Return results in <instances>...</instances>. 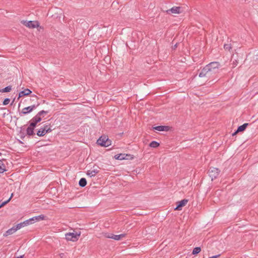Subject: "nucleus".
Wrapping results in <instances>:
<instances>
[{
    "instance_id": "f257e3e1",
    "label": "nucleus",
    "mask_w": 258,
    "mask_h": 258,
    "mask_svg": "<svg viewBox=\"0 0 258 258\" xmlns=\"http://www.w3.org/2000/svg\"><path fill=\"white\" fill-rule=\"evenodd\" d=\"M81 235V232H75L67 233L65 234V238L67 241L76 242L78 240Z\"/></svg>"
},
{
    "instance_id": "f03ea898",
    "label": "nucleus",
    "mask_w": 258,
    "mask_h": 258,
    "mask_svg": "<svg viewBox=\"0 0 258 258\" xmlns=\"http://www.w3.org/2000/svg\"><path fill=\"white\" fill-rule=\"evenodd\" d=\"M21 23L29 29H34L36 28H41L37 21L21 20Z\"/></svg>"
},
{
    "instance_id": "7ed1b4c3",
    "label": "nucleus",
    "mask_w": 258,
    "mask_h": 258,
    "mask_svg": "<svg viewBox=\"0 0 258 258\" xmlns=\"http://www.w3.org/2000/svg\"><path fill=\"white\" fill-rule=\"evenodd\" d=\"M97 144L102 147H108L111 144V141L107 137H101L97 142Z\"/></svg>"
},
{
    "instance_id": "20e7f679",
    "label": "nucleus",
    "mask_w": 258,
    "mask_h": 258,
    "mask_svg": "<svg viewBox=\"0 0 258 258\" xmlns=\"http://www.w3.org/2000/svg\"><path fill=\"white\" fill-rule=\"evenodd\" d=\"M220 170L217 168H211L209 170V175L211 177L212 180L215 179L220 173Z\"/></svg>"
},
{
    "instance_id": "39448f33",
    "label": "nucleus",
    "mask_w": 258,
    "mask_h": 258,
    "mask_svg": "<svg viewBox=\"0 0 258 258\" xmlns=\"http://www.w3.org/2000/svg\"><path fill=\"white\" fill-rule=\"evenodd\" d=\"M51 131V128L48 125H45L43 128L40 129L37 133L38 136H43L46 133Z\"/></svg>"
},
{
    "instance_id": "423d86ee",
    "label": "nucleus",
    "mask_w": 258,
    "mask_h": 258,
    "mask_svg": "<svg viewBox=\"0 0 258 258\" xmlns=\"http://www.w3.org/2000/svg\"><path fill=\"white\" fill-rule=\"evenodd\" d=\"M188 200L184 199L176 203L177 207L174 209L175 210L180 211L183 207H184L187 203Z\"/></svg>"
},
{
    "instance_id": "0eeeda50",
    "label": "nucleus",
    "mask_w": 258,
    "mask_h": 258,
    "mask_svg": "<svg viewBox=\"0 0 258 258\" xmlns=\"http://www.w3.org/2000/svg\"><path fill=\"white\" fill-rule=\"evenodd\" d=\"M46 219V217L43 215H40L38 216L33 217L29 219L30 222H33V224L35 222L44 220Z\"/></svg>"
},
{
    "instance_id": "6e6552de",
    "label": "nucleus",
    "mask_w": 258,
    "mask_h": 258,
    "mask_svg": "<svg viewBox=\"0 0 258 258\" xmlns=\"http://www.w3.org/2000/svg\"><path fill=\"white\" fill-rule=\"evenodd\" d=\"M219 64L218 62H213L210 63L208 65L206 66V68H208L207 70L210 72L213 71L214 69H218L219 68Z\"/></svg>"
},
{
    "instance_id": "1a4fd4ad",
    "label": "nucleus",
    "mask_w": 258,
    "mask_h": 258,
    "mask_svg": "<svg viewBox=\"0 0 258 258\" xmlns=\"http://www.w3.org/2000/svg\"><path fill=\"white\" fill-rule=\"evenodd\" d=\"M168 11H170L172 14H176L182 13V9L180 7H174Z\"/></svg>"
},
{
    "instance_id": "9d476101",
    "label": "nucleus",
    "mask_w": 258,
    "mask_h": 258,
    "mask_svg": "<svg viewBox=\"0 0 258 258\" xmlns=\"http://www.w3.org/2000/svg\"><path fill=\"white\" fill-rule=\"evenodd\" d=\"M154 129L158 131H168L169 127L168 126H157L154 127Z\"/></svg>"
},
{
    "instance_id": "9b49d317",
    "label": "nucleus",
    "mask_w": 258,
    "mask_h": 258,
    "mask_svg": "<svg viewBox=\"0 0 258 258\" xmlns=\"http://www.w3.org/2000/svg\"><path fill=\"white\" fill-rule=\"evenodd\" d=\"M35 108V106L34 105L31 106L25 107L22 110V113L23 114H27V113L32 111L33 110V109H34Z\"/></svg>"
},
{
    "instance_id": "f8f14e48",
    "label": "nucleus",
    "mask_w": 258,
    "mask_h": 258,
    "mask_svg": "<svg viewBox=\"0 0 258 258\" xmlns=\"http://www.w3.org/2000/svg\"><path fill=\"white\" fill-rule=\"evenodd\" d=\"M31 91L28 89H26L20 92L19 94V97H22L23 96L28 95L31 93Z\"/></svg>"
},
{
    "instance_id": "ddd939ff",
    "label": "nucleus",
    "mask_w": 258,
    "mask_h": 258,
    "mask_svg": "<svg viewBox=\"0 0 258 258\" xmlns=\"http://www.w3.org/2000/svg\"><path fill=\"white\" fill-rule=\"evenodd\" d=\"M17 231L15 228V227H13L12 228L9 229V230H8L4 234V236H5V237H7L9 235H10L13 233H14L15 232H16Z\"/></svg>"
},
{
    "instance_id": "4468645a",
    "label": "nucleus",
    "mask_w": 258,
    "mask_h": 258,
    "mask_svg": "<svg viewBox=\"0 0 258 258\" xmlns=\"http://www.w3.org/2000/svg\"><path fill=\"white\" fill-rule=\"evenodd\" d=\"M125 237V234H120V235H114V234H112V235H111V238L113 239L114 240H119L121 239H122V238H124Z\"/></svg>"
},
{
    "instance_id": "2eb2a0df",
    "label": "nucleus",
    "mask_w": 258,
    "mask_h": 258,
    "mask_svg": "<svg viewBox=\"0 0 258 258\" xmlns=\"http://www.w3.org/2000/svg\"><path fill=\"white\" fill-rule=\"evenodd\" d=\"M98 172L97 170H89L87 172V175L90 177L95 176Z\"/></svg>"
},
{
    "instance_id": "dca6fc26",
    "label": "nucleus",
    "mask_w": 258,
    "mask_h": 258,
    "mask_svg": "<svg viewBox=\"0 0 258 258\" xmlns=\"http://www.w3.org/2000/svg\"><path fill=\"white\" fill-rule=\"evenodd\" d=\"M208 68H206V67L202 70L201 72L199 74L200 77H205L207 74L209 72L207 70Z\"/></svg>"
},
{
    "instance_id": "f3484780",
    "label": "nucleus",
    "mask_w": 258,
    "mask_h": 258,
    "mask_svg": "<svg viewBox=\"0 0 258 258\" xmlns=\"http://www.w3.org/2000/svg\"><path fill=\"white\" fill-rule=\"evenodd\" d=\"M248 125V124L247 123H245L242 125L239 126L237 130V132H241L244 131Z\"/></svg>"
},
{
    "instance_id": "a211bd4d",
    "label": "nucleus",
    "mask_w": 258,
    "mask_h": 258,
    "mask_svg": "<svg viewBox=\"0 0 258 258\" xmlns=\"http://www.w3.org/2000/svg\"><path fill=\"white\" fill-rule=\"evenodd\" d=\"M6 167L2 160H0V173H3L5 171Z\"/></svg>"
},
{
    "instance_id": "6ab92c4d",
    "label": "nucleus",
    "mask_w": 258,
    "mask_h": 258,
    "mask_svg": "<svg viewBox=\"0 0 258 258\" xmlns=\"http://www.w3.org/2000/svg\"><path fill=\"white\" fill-rule=\"evenodd\" d=\"M124 157V154H119L116 155L114 156V158H115V159L121 160H124L125 159Z\"/></svg>"
},
{
    "instance_id": "aec40b11",
    "label": "nucleus",
    "mask_w": 258,
    "mask_h": 258,
    "mask_svg": "<svg viewBox=\"0 0 258 258\" xmlns=\"http://www.w3.org/2000/svg\"><path fill=\"white\" fill-rule=\"evenodd\" d=\"M87 184V181L85 178H82L79 181V185L82 187H84Z\"/></svg>"
},
{
    "instance_id": "412c9836",
    "label": "nucleus",
    "mask_w": 258,
    "mask_h": 258,
    "mask_svg": "<svg viewBox=\"0 0 258 258\" xmlns=\"http://www.w3.org/2000/svg\"><path fill=\"white\" fill-rule=\"evenodd\" d=\"M159 145H160L159 143L156 141L151 142L149 145L150 147H151V148H154L159 147Z\"/></svg>"
},
{
    "instance_id": "4be33fe9",
    "label": "nucleus",
    "mask_w": 258,
    "mask_h": 258,
    "mask_svg": "<svg viewBox=\"0 0 258 258\" xmlns=\"http://www.w3.org/2000/svg\"><path fill=\"white\" fill-rule=\"evenodd\" d=\"M11 90H12V87L8 86L3 89H1L0 92H2V93L9 92L11 91Z\"/></svg>"
},
{
    "instance_id": "5701e85b",
    "label": "nucleus",
    "mask_w": 258,
    "mask_h": 258,
    "mask_svg": "<svg viewBox=\"0 0 258 258\" xmlns=\"http://www.w3.org/2000/svg\"><path fill=\"white\" fill-rule=\"evenodd\" d=\"M201 250V249L200 247H195L192 252V254H197L199 253Z\"/></svg>"
},
{
    "instance_id": "b1692460",
    "label": "nucleus",
    "mask_w": 258,
    "mask_h": 258,
    "mask_svg": "<svg viewBox=\"0 0 258 258\" xmlns=\"http://www.w3.org/2000/svg\"><path fill=\"white\" fill-rule=\"evenodd\" d=\"M34 128L29 126L27 129V133L28 135H32L33 134Z\"/></svg>"
},
{
    "instance_id": "393cba45",
    "label": "nucleus",
    "mask_w": 258,
    "mask_h": 258,
    "mask_svg": "<svg viewBox=\"0 0 258 258\" xmlns=\"http://www.w3.org/2000/svg\"><path fill=\"white\" fill-rule=\"evenodd\" d=\"M13 194H12L11 197L7 201L4 202L1 204H0V208L4 207L7 203H8L10 201V200H11V198L13 197Z\"/></svg>"
},
{
    "instance_id": "a878e982",
    "label": "nucleus",
    "mask_w": 258,
    "mask_h": 258,
    "mask_svg": "<svg viewBox=\"0 0 258 258\" xmlns=\"http://www.w3.org/2000/svg\"><path fill=\"white\" fill-rule=\"evenodd\" d=\"M14 227H15L16 231H17V230L20 229L21 228L24 227L22 222H21V223H20L19 224H18L17 225H16Z\"/></svg>"
},
{
    "instance_id": "bb28decb",
    "label": "nucleus",
    "mask_w": 258,
    "mask_h": 258,
    "mask_svg": "<svg viewBox=\"0 0 258 258\" xmlns=\"http://www.w3.org/2000/svg\"><path fill=\"white\" fill-rule=\"evenodd\" d=\"M124 156H125V160H128V159H130V160H132V159H134V156L133 155H132L131 154H124Z\"/></svg>"
},
{
    "instance_id": "cd10ccee",
    "label": "nucleus",
    "mask_w": 258,
    "mask_h": 258,
    "mask_svg": "<svg viewBox=\"0 0 258 258\" xmlns=\"http://www.w3.org/2000/svg\"><path fill=\"white\" fill-rule=\"evenodd\" d=\"M22 223H23V226L25 227V226L29 225L30 224H32L33 222H30L29 221V219H28V220H27L23 222Z\"/></svg>"
},
{
    "instance_id": "c85d7f7f",
    "label": "nucleus",
    "mask_w": 258,
    "mask_h": 258,
    "mask_svg": "<svg viewBox=\"0 0 258 258\" xmlns=\"http://www.w3.org/2000/svg\"><path fill=\"white\" fill-rule=\"evenodd\" d=\"M224 49L227 50H230L231 49V46L230 44H227L224 45Z\"/></svg>"
},
{
    "instance_id": "c756f323",
    "label": "nucleus",
    "mask_w": 258,
    "mask_h": 258,
    "mask_svg": "<svg viewBox=\"0 0 258 258\" xmlns=\"http://www.w3.org/2000/svg\"><path fill=\"white\" fill-rule=\"evenodd\" d=\"M41 120V118L40 116H36L35 117H34L33 119V120L36 122V123L40 121Z\"/></svg>"
},
{
    "instance_id": "7c9ffc66",
    "label": "nucleus",
    "mask_w": 258,
    "mask_h": 258,
    "mask_svg": "<svg viewBox=\"0 0 258 258\" xmlns=\"http://www.w3.org/2000/svg\"><path fill=\"white\" fill-rule=\"evenodd\" d=\"M10 100L9 98H6L3 101V104L6 105L9 103Z\"/></svg>"
},
{
    "instance_id": "2f4dec72",
    "label": "nucleus",
    "mask_w": 258,
    "mask_h": 258,
    "mask_svg": "<svg viewBox=\"0 0 258 258\" xmlns=\"http://www.w3.org/2000/svg\"><path fill=\"white\" fill-rule=\"evenodd\" d=\"M36 123H36V122H35L34 121H33V122H32L31 123V124H30V125H29V126H30V127H32V128H34V127H35V126H36Z\"/></svg>"
},
{
    "instance_id": "473e14b6",
    "label": "nucleus",
    "mask_w": 258,
    "mask_h": 258,
    "mask_svg": "<svg viewBox=\"0 0 258 258\" xmlns=\"http://www.w3.org/2000/svg\"><path fill=\"white\" fill-rule=\"evenodd\" d=\"M111 235H112V234H108V233H106L104 236L106 238H111Z\"/></svg>"
},
{
    "instance_id": "72a5a7b5",
    "label": "nucleus",
    "mask_w": 258,
    "mask_h": 258,
    "mask_svg": "<svg viewBox=\"0 0 258 258\" xmlns=\"http://www.w3.org/2000/svg\"><path fill=\"white\" fill-rule=\"evenodd\" d=\"M220 256V255H214L209 258H218Z\"/></svg>"
},
{
    "instance_id": "f704fd0d",
    "label": "nucleus",
    "mask_w": 258,
    "mask_h": 258,
    "mask_svg": "<svg viewBox=\"0 0 258 258\" xmlns=\"http://www.w3.org/2000/svg\"><path fill=\"white\" fill-rule=\"evenodd\" d=\"M238 133V132H237V131H236L235 132H234V133L232 134V136H233L236 135Z\"/></svg>"
},
{
    "instance_id": "c9c22d12",
    "label": "nucleus",
    "mask_w": 258,
    "mask_h": 258,
    "mask_svg": "<svg viewBox=\"0 0 258 258\" xmlns=\"http://www.w3.org/2000/svg\"><path fill=\"white\" fill-rule=\"evenodd\" d=\"M43 112H44V111H42L40 112L39 114L40 115H41V114H42Z\"/></svg>"
},
{
    "instance_id": "e433bc0d",
    "label": "nucleus",
    "mask_w": 258,
    "mask_h": 258,
    "mask_svg": "<svg viewBox=\"0 0 258 258\" xmlns=\"http://www.w3.org/2000/svg\"><path fill=\"white\" fill-rule=\"evenodd\" d=\"M1 154V153H0V155Z\"/></svg>"
}]
</instances>
